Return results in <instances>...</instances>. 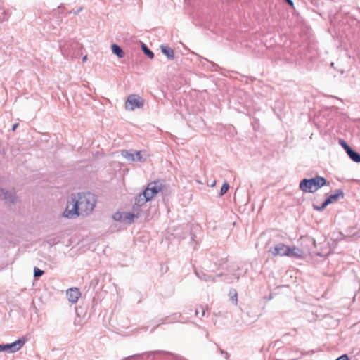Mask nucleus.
<instances>
[{"label":"nucleus","instance_id":"nucleus-1","mask_svg":"<svg viewBox=\"0 0 360 360\" xmlns=\"http://www.w3.org/2000/svg\"><path fill=\"white\" fill-rule=\"evenodd\" d=\"M79 216H88L94 210L96 203V196L90 193L72 194Z\"/></svg>","mask_w":360,"mask_h":360},{"label":"nucleus","instance_id":"nucleus-2","mask_svg":"<svg viewBox=\"0 0 360 360\" xmlns=\"http://www.w3.org/2000/svg\"><path fill=\"white\" fill-rule=\"evenodd\" d=\"M327 184L326 179L316 176L312 179H304L300 183V189L304 193H314Z\"/></svg>","mask_w":360,"mask_h":360},{"label":"nucleus","instance_id":"nucleus-3","mask_svg":"<svg viewBox=\"0 0 360 360\" xmlns=\"http://www.w3.org/2000/svg\"><path fill=\"white\" fill-rule=\"evenodd\" d=\"M121 155L130 162H144L146 161L148 155L146 150L133 151L123 150Z\"/></svg>","mask_w":360,"mask_h":360},{"label":"nucleus","instance_id":"nucleus-4","mask_svg":"<svg viewBox=\"0 0 360 360\" xmlns=\"http://www.w3.org/2000/svg\"><path fill=\"white\" fill-rule=\"evenodd\" d=\"M164 188V184L160 181H155L148 184L147 187L143 191L144 195H146L148 199L151 200L158 193Z\"/></svg>","mask_w":360,"mask_h":360},{"label":"nucleus","instance_id":"nucleus-5","mask_svg":"<svg viewBox=\"0 0 360 360\" xmlns=\"http://www.w3.org/2000/svg\"><path fill=\"white\" fill-rule=\"evenodd\" d=\"M344 193L341 189H337L333 194L329 195L321 206L314 205V209L317 211L323 210L329 204L338 200L340 198H343Z\"/></svg>","mask_w":360,"mask_h":360},{"label":"nucleus","instance_id":"nucleus-6","mask_svg":"<svg viewBox=\"0 0 360 360\" xmlns=\"http://www.w3.org/2000/svg\"><path fill=\"white\" fill-rule=\"evenodd\" d=\"M143 100L136 94H131L127 97L125 103V109L127 110H134L136 108H140L143 106Z\"/></svg>","mask_w":360,"mask_h":360},{"label":"nucleus","instance_id":"nucleus-7","mask_svg":"<svg viewBox=\"0 0 360 360\" xmlns=\"http://www.w3.org/2000/svg\"><path fill=\"white\" fill-rule=\"evenodd\" d=\"M65 218L75 219L79 216L77 202H75L72 195H71L70 200L68 201L65 210L63 213Z\"/></svg>","mask_w":360,"mask_h":360},{"label":"nucleus","instance_id":"nucleus-8","mask_svg":"<svg viewBox=\"0 0 360 360\" xmlns=\"http://www.w3.org/2000/svg\"><path fill=\"white\" fill-rule=\"evenodd\" d=\"M25 340L24 338H20L10 344L2 345V352L6 351L9 353H14L19 351L25 345Z\"/></svg>","mask_w":360,"mask_h":360},{"label":"nucleus","instance_id":"nucleus-9","mask_svg":"<svg viewBox=\"0 0 360 360\" xmlns=\"http://www.w3.org/2000/svg\"><path fill=\"white\" fill-rule=\"evenodd\" d=\"M289 251V247L283 243H278L274 247L270 248L269 252L274 257L276 256H286Z\"/></svg>","mask_w":360,"mask_h":360},{"label":"nucleus","instance_id":"nucleus-10","mask_svg":"<svg viewBox=\"0 0 360 360\" xmlns=\"http://www.w3.org/2000/svg\"><path fill=\"white\" fill-rule=\"evenodd\" d=\"M148 201H150V200L148 199V197L146 195H144V192L143 191V193H140L135 198L134 205L133 206L134 211L139 210V208L145 205Z\"/></svg>","mask_w":360,"mask_h":360},{"label":"nucleus","instance_id":"nucleus-11","mask_svg":"<svg viewBox=\"0 0 360 360\" xmlns=\"http://www.w3.org/2000/svg\"><path fill=\"white\" fill-rule=\"evenodd\" d=\"M0 198L4 200L6 202L13 203L16 197L14 191H4L0 188Z\"/></svg>","mask_w":360,"mask_h":360},{"label":"nucleus","instance_id":"nucleus-12","mask_svg":"<svg viewBox=\"0 0 360 360\" xmlns=\"http://www.w3.org/2000/svg\"><path fill=\"white\" fill-rule=\"evenodd\" d=\"M81 294L78 288H70L67 290V296L68 300L72 303L75 304L78 301Z\"/></svg>","mask_w":360,"mask_h":360},{"label":"nucleus","instance_id":"nucleus-13","mask_svg":"<svg viewBox=\"0 0 360 360\" xmlns=\"http://www.w3.org/2000/svg\"><path fill=\"white\" fill-rule=\"evenodd\" d=\"M134 212H127L124 214L123 221L127 223H132L136 218H139L140 216L139 210H135Z\"/></svg>","mask_w":360,"mask_h":360},{"label":"nucleus","instance_id":"nucleus-14","mask_svg":"<svg viewBox=\"0 0 360 360\" xmlns=\"http://www.w3.org/2000/svg\"><path fill=\"white\" fill-rule=\"evenodd\" d=\"M304 255V252L297 247L290 248L288 252V257H292L295 258H302Z\"/></svg>","mask_w":360,"mask_h":360},{"label":"nucleus","instance_id":"nucleus-15","mask_svg":"<svg viewBox=\"0 0 360 360\" xmlns=\"http://www.w3.org/2000/svg\"><path fill=\"white\" fill-rule=\"evenodd\" d=\"M196 276L202 281L205 282H214L215 277L212 275H210L204 271H195Z\"/></svg>","mask_w":360,"mask_h":360},{"label":"nucleus","instance_id":"nucleus-16","mask_svg":"<svg viewBox=\"0 0 360 360\" xmlns=\"http://www.w3.org/2000/svg\"><path fill=\"white\" fill-rule=\"evenodd\" d=\"M162 52L170 60H173L174 58V53L172 49L168 46H161Z\"/></svg>","mask_w":360,"mask_h":360},{"label":"nucleus","instance_id":"nucleus-17","mask_svg":"<svg viewBox=\"0 0 360 360\" xmlns=\"http://www.w3.org/2000/svg\"><path fill=\"white\" fill-rule=\"evenodd\" d=\"M111 48L112 53L115 55H116L119 58H122L124 56V52L118 45L112 44Z\"/></svg>","mask_w":360,"mask_h":360},{"label":"nucleus","instance_id":"nucleus-18","mask_svg":"<svg viewBox=\"0 0 360 360\" xmlns=\"http://www.w3.org/2000/svg\"><path fill=\"white\" fill-rule=\"evenodd\" d=\"M349 157L355 162H360V154L352 148L347 153Z\"/></svg>","mask_w":360,"mask_h":360},{"label":"nucleus","instance_id":"nucleus-19","mask_svg":"<svg viewBox=\"0 0 360 360\" xmlns=\"http://www.w3.org/2000/svg\"><path fill=\"white\" fill-rule=\"evenodd\" d=\"M142 50L148 58L151 59L154 58L153 52L151 50H150L144 44H142Z\"/></svg>","mask_w":360,"mask_h":360},{"label":"nucleus","instance_id":"nucleus-20","mask_svg":"<svg viewBox=\"0 0 360 360\" xmlns=\"http://www.w3.org/2000/svg\"><path fill=\"white\" fill-rule=\"evenodd\" d=\"M229 188V184L227 182H225L224 184H223V185L221 188L220 192H219V195L220 196L224 195L228 191Z\"/></svg>","mask_w":360,"mask_h":360},{"label":"nucleus","instance_id":"nucleus-21","mask_svg":"<svg viewBox=\"0 0 360 360\" xmlns=\"http://www.w3.org/2000/svg\"><path fill=\"white\" fill-rule=\"evenodd\" d=\"M59 46H60V49L61 50L62 54L65 56H69L70 53H69L68 49L66 48L65 44L60 42Z\"/></svg>","mask_w":360,"mask_h":360},{"label":"nucleus","instance_id":"nucleus-22","mask_svg":"<svg viewBox=\"0 0 360 360\" xmlns=\"http://www.w3.org/2000/svg\"><path fill=\"white\" fill-rule=\"evenodd\" d=\"M339 143L343 147V148L346 150L347 153L351 148L347 145V143L342 139L339 140Z\"/></svg>","mask_w":360,"mask_h":360},{"label":"nucleus","instance_id":"nucleus-23","mask_svg":"<svg viewBox=\"0 0 360 360\" xmlns=\"http://www.w3.org/2000/svg\"><path fill=\"white\" fill-rule=\"evenodd\" d=\"M44 274V271L35 267L34 269V276L35 277H39Z\"/></svg>","mask_w":360,"mask_h":360},{"label":"nucleus","instance_id":"nucleus-24","mask_svg":"<svg viewBox=\"0 0 360 360\" xmlns=\"http://www.w3.org/2000/svg\"><path fill=\"white\" fill-rule=\"evenodd\" d=\"M239 278L238 276H234L233 278H226L224 281H226L228 283H233L234 281H238Z\"/></svg>","mask_w":360,"mask_h":360},{"label":"nucleus","instance_id":"nucleus-25","mask_svg":"<svg viewBox=\"0 0 360 360\" xmlns=\"http://www.w3.org/2000/svg\"><path fill=\"white\" fill-rule=\"evenodd\" d=\"M335 360H349V359L347 354H343L338 357V359H336Z\"/></svg>","mask_w":360,"mask_h":360},{"label":"nucleus","instance_id":"nucleus-26","mask_svg":"<svg viewBox=\"0 0 360 360\" xmlns=\"http://www.w3.org/2000/svg\"><path fill=\"white\" fill-rule=\"evenodd\" d=\"M233 294H232V296H234V297L236 299V302H237V293H236V290H233Z\"/></svg>","mask_w":360,"mask_h":360},{"label":"nucleus","instance_id":"nucleus-27","mask_svg":"<svg viewBox=\"0 0 360 360\" xmlns=\"http://www.w3.org/2000/svg\"><path fill=\"white\" fill-rule=\"evenodd\" d=\"M233 294H232V296H234V297L236 299V302H237V293H236V290H233Z\"/></svg>","mask_w":360,"mask_h":360},{"label":"nucleus","instance_id":"nucleus-28","mask_svg":"<svg viewBox=\"0 0 360 360\" xmlns=\"http://www.w3.org/2000/svg\"><path fill=\"white\" fill-rule=\"evenodd\" d=\"M285 1L290 6H293V2L292 0H285Z\"/></svg>","mask_w":360,"mask_h":360},{"label":"nucleus","instance_id":"nucleus-29","mask_svg":"<svg viewBox=\"0 0 360 360\" xmlns=\"http://www.w3.org/2000/svg\"><path fill=\"white\" fill-rule=\"evenodd\" d=\"M18 123H15V124H13V126L12 127L13 131H15L16 129V128L18 127Z\"/></svg>","mask_w":360,"mask_h":360},{"label":"nucleus","instance_id":"nucleus-30","mask_svg":"<svg viewBox=\"0 0 360 360\" xmlns=\"http://www.w3.org/2000/svg\"><path fill=\"white\" fill-rule=\"evenodd\" d=\"M86 60H87V56H84L83 57V58H82V61H83V62H86Z\"/></svg>","mask_w":360,"mask_h":360},{"label":"nucleus","instance_id":"nucleus-31","mask_svg":"<svg viewBox=\"0 0 360 360\" xmlns=\"http://www.w3.org/2000/svg\"><path fill=\"white\" fill-rule=\"evenodd\" d=\"M205 309L203 308H202L201 316H203L205 315Z\"/></svg>","mask_w":360,"mask_h":360},{"label":"nucleus","instance_id":"nucleus-32","mask_svg":"<svg viewBox=\"0 0 360 360\" xmlns=\"http://www.w3.org/2000/svg\"><path fill=\"white\" fill-rule=\"evenodd\" d=\"M200 314V311H198V309H195V316H198V314Z\"/></svg>","mask_w":360,"mask_h":360},{"label":"nucleus","instance_id":"nucleus-33","mask_svg":"<svg viewBox=\"0 0 360 360\" xmlns=\"http://www.w3.org/2000/svg\"><path fill=\"white\" fill-rule=\"evenodd\" d=\"M0 352H2V345L0 344Z\"/></svg>","mask_w":360,"mask_h":360},{"label":"nucleus","instance_id":"nucleus-34","mask_svg":"<svg viewBox=\"0 0 360 360\" xmlns=\"http://www.w3.org/2000/svg\"><path fill=\"white\" fill-rule=\"evenodd\" d=\"M214 184H215V181H214V183H212L211 186H214Z\"/></svg>","mask_w":360,"mask_h":360}]
</instances>
